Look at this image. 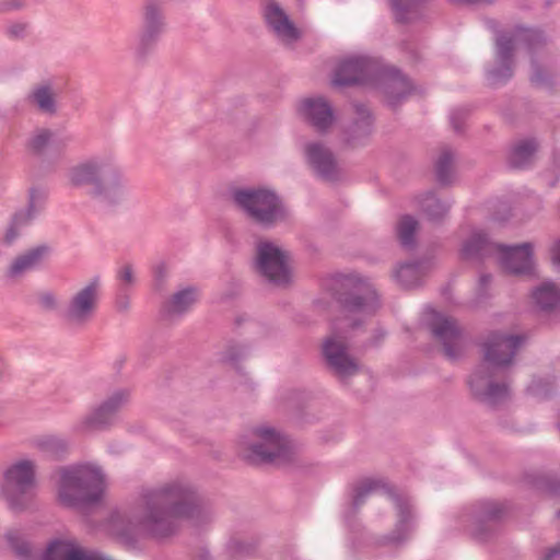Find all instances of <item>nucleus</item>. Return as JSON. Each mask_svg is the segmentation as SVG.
Returning a JSON list of instances; mask_svg holds the SVG:
<instances>
[{
  "mask_svg": "<svg viewBox=\"0 0 560 560\" xmlns=\"http://www.w3.org/2000/svg\"><path fill=\"white\" fill-rule=\"evenodd\" d=\"M376 70V63L366 57H347L336 67L331 77V84L334 86H345L354 83H363L372 79Z\"/></svg>",
  "mask_w": 560,
  "mask_h": 560,
  "instance_id": "nucleus-14",
  "label": "nucleus"
},
{
  "mask_svg": "<svg viewBox=\"0 0 560 560\" xmlns=\"http://www.w3.org/2000/svg\"><path fill=\"white\" fill-rule=\"evenodd\" d=\"M537 307L545 313L560 311V288L551 281H545L532 292Z\"/></svg>",
  "mask_w": 560,
  "mask_h": 560,
  "instance_id": "nucleus-26",
  "label": "nucleus"
},
{
  "mask_svg": "<svg viewBox=\"0 0 560 560\" xmlns=\"http://www.w3.org/2000/svg\"><path fill=\"white\" fill-rule=\"evenodd\" d=\"M420 1L421 0H393L392 7L396 18L399 21H405L407 19L406 14L413 10Z\"/></svg>",
  "mask_w": 560,
  "mask_h": 560,
  "instance_id": "nucleus-42",
  "label": "nucleus"
},
{
  "mask_svg": "<svg viewBox=\"0 0 560 560\" xmlns=\"http://www.w3.org/2000/svg\"><path fill=\"white\" fill-rule=\"evenodd\" d=\"M247 354L246 347L237 343H230L221 354V360L235 364Z\"/></svg>",
  "mask_w": 560,
  "mask_h": 560,
  "instance_id": "nucleus-41",
  "label": "nucleus"
},
{
  "mask_svg": "<svg viewBox=\"0 0 560 560\" xmlns=\"http://www.w3.org/2000/svg\"><path fill=\"white\" fill-rule=\"evenodd\" d=\"M211 504L186 480H171L144 487L124 511L110 513L107 532L125 545L133 546L140 538L165 539L179 530V521L200 526L212 521Z\"/></svg>",
  "mask_w": 560,
  "mask_h": 560,
  "instance_id": "nucleus-1",
  "label": "nucleus"
},
{
  "mask_svg": "<svg viewBox=\"0 0 560 560\" xmlns=\"http://www.w3.org/2000/svg\"><path fill=\"white\" fill-rule=\"evenodd\" d=\"M383 483L375 479H364L353 486L351 510L354 514L366 501V499L383 488Z\"/></svg>",
  "mask_w": 560,
  "mask_h": 560,
  "instance_id": "nucleus-31",
  "label": "nucleus"
},
{
  "mask_svg": "<svg viewBox=\"0 0 560 560\" xmlns=\"http://www.w3.org/2000/svg\"><path fill=\"white\" fill-rule=\"evenodd\" d=\"M35 463L22 459L10 466L4 472L2 494L13 511L25 510L35 489Z\"/></svg>",
  "mask_w": 560,
  "mask_h": 560,
  "instance_id": "nucleus-7",
  "label": "nucleus"
},
{
  "mask_svg": "<svg viewBox=\"0 0 560 560\" xmlns=\"http://www.w3.org/2000/svg\"><path fill=\"white\" fill-rule=\"evenodd\" d=\"M389 102H390V104H393V105H395V104L397 103V101H396V100H392V98H389Z\"/></svg>",
  "mask_w": 560,
  "mask_h": 560,
  "instance_id": "nucleus-58",
  "label": "nucleus"
},
{
  "mask_svg": "<svg viewBox=\"0 0 560 560\" xmlns=\"http://www.w3.org/2000/svg\"><path fill=\"white\" fill-rule=\"evenodd\" d=\"M453 205L450 199L438 196L434 191H423L412 197L409 207L418 210H445Z\"/></svg>",
  "mask_w": 560,
  "mask_h": 560,
  "instance_id": "nucleus-30",
  "label": "nucleus"
},
{
  "mask_svg": "<svg viewBox=\"0 0 560 560\" xmlns=\"http://www.w3.org/2000/svg\"><path fill=\"white\" fill-rule=\"evenodd\" d=\"M168 276V268L165 262L160 261L153 267L154 288L159 291L163 290Z\"/></svg>",
  "mask_w": 560,
  "mask_h": 560,
  "instance_id": "nucleus-45",
  "label": "nucleus"
},
{
  "mask_svg": "<svg viewBox=\"0 0 560 560\" xmlns=\"http://www.w3.org/2000/svg\"><path fill=\"white\" fill-rule=\"evenodd\" d=\"M48 191L40 187H33L28 194V210H37L46 206Z\"/></svg>",
  "mask_w": 560,
  "mask_h": 560,
  "instance_id": "nucleus-43",
  "label": "nucleus"
},
{
  "mask_svg": "<svg viewBox=\"0 0 560 560\" xmlns=\"http://www.w3.org/2000/svg\"><path fill=\"white\" fill-rule=\"evenodd\" d=\"M104 491L102 470L91 465L60 469L57 500L68 509L84 510L101 501Z\"/></svg>",
  "mask_w": 560,
  "mask_h": 560,
  "instance_id": "nucleus-4",
  "label": "nucleus"
},
{
  "mask_svg": "<svg viewBox=\"0 0 560 560\" xmlns=\"http://www.w3.org/2000/svg\"><path fill=\"white\" fill-rule=\"evenodd\" d=\"M358 119L351 127V136L349 141H357L362 138H366L372 131V119L369 110L359 106L357 108Z\"/></svg>",
  "mask_w": 560,
  "mask_h": 560,
  "instance_id": "nucleus-37",
  "label": "nucleus"
},
{
  "mask_svg": "<svg viewBox=\"0 0 560 560\" xmlns=\"http://www.w3.org/2000/svg\"><path fill=\"white\" fill-rule=\"evenodd\" d=\"M347 336L342 327H335L334 332L323 343V355L327 365L341 378L355 375L360 365L348 353Z\"/></svg>",
  "mask_w": 560,
  "mask_h": 560,
  "instance_id": "nucleus-11",
  "label": "nucleus"
},
{
  "mask_svg": "<svg viewBox=\"0 0 560 560\" xmlns=\"http://www.w3.org/2000/svg\"><path fill=\"white\" fill-rule=\"evenodd\" d=\"M240 457L252 465L270 464L288 458V442L271 427H256L242 434L237 442Z\"/></svg>",
  "mask_w": 560,
  "mask_h": 560,
  "instance_id": "nucleus-6",
  "label": "nucleus"
},
{
  "mask_svg": "<svg viewBox=\"0 0 560 560\" xmlns=\"http://www.w3.org/2000/svg\"><path fill=\"white\" fill-rule=\"evenodd\" d=\"M265 19L275 35L284 44H292L300 38L301 31L294 26L285 12L276 2L267 4Z\"/></svg>",
  "mask_w": 560,
  "mask_h": 560,
  "instance_id": "nucleus-21",
  "label": "nucleus"
},
{
  "mask_svg": "<svg viewBox=\"0 0 560 560\" xmlns=\"http://www.w3.org/2000/svg\"><path fill=\"white\" fill-rule=\"evenodd\" d=\"M299 115L319 131L327 130L334 122V112L323 97H307L298 104Z\"/></svg>",
  "mask_w": 560,
  "mask_h": 560,
  "instance_id": "nucleus-20",
  "label": "nucleus"
},
{
  "mask_svg": "<svg viewBox=\"0 0 560 560\" xmlns=\"http://www.w3.org/2000/svg\"><path fill=\"white\" fill-rule=\"evenodd\" d=\"M538 148L534 139H526L515 144L510 153V162L515 167L528 165Z\"/></svg>",
  "mask_w": 560,
  "mask_h": 560,
  "instance_id": "nucleus-33",
  "label": "nucleus"
},
{
  "mask_svg": "<svg viewBox=\"0 0 560 560\" xmlns=\"http://www.w3.org/2000/svg\"><path fill=\"white\" fill-rule=\"evenodd\" d=\"M38 304L44 311H55L58 306L56 295L50 291L40 292L37 296Z\"/></svg>",
  "mask_w": 560,
  "mask_h": 560,
  "instance_id": "nucleus-46",
  "label": "nucleus"
},
{
  "mask_svg": "<svg viewBox=\"0 0 560 560\" xmlns=\"http://www.w3.org/2000/svg\"><path fill=\"white\" fill-rule=\"evenodd\" d=\"M162 35L163 33L140 28L135 45L136 58L143 59L148 55L152 54L155 50Z\"/></svg>",
  "mask_w": 560,
  "mask_h": 560,
  "instance_id": "nucleus-34",
  "label": "nucleus"
},
{
  "mask_svg": "<svg viewBox=\"0 0 560 560\" xmlns=\"http://www.w3.org/2000/svg\"><path fill=\"white\" fill-rule=\"evenodd\" d=\"M65 179L71 187L93 185L97 196L108 207H126L131 200V190L125 167L114 153L92 155L70 167Z\"/></svg>",
  "mask_w": 560,
  "mask_h": 560,
  "instance_id": "nucleus-3",
  "label": "nucleus"
},
{
  "mask_svg": "<svg viewBox=\"0 0 560 560\" xmlns=\"http://www.w3.org/2000/svg\"><path fill=\"white\" fill-rule=\"evenodd\" d=\"M8 541L10 546L13 548L16 555L20 557L26 558L31 553L30 545L20 539L19 536L15 533H8L7 534Z\"/></svg>",
  "mask_w": 560,
  "mask_h": 560,
  "instance_id": "nucleus-44",
  "label": "nucleus"
},
{
  "mask_svg": "<svg viewBox=\"0 0 560 560\" xmlns=\"http://www.w3.org/2000/svg\"><path fill=\"white\" fill-rule=\"evenodd\" d=\"M57 135L50 129L38 128L32 132L27 140V148L35 152L42 153L50 145L56 143Z\"/></svg>",
  "mask_w": 560,
  "mask_h": 560,
  "instance_id": "nucleus-36",
  "label": "nucleus"
},
{
  "mask_svg": "<svg viewBox=\"0 0 560 560\" xmlns=\"http://www.w3.org/2000/svg\"><path fill=\"white\" fill-rule=\"evenodd\" d=\"M116 308L120 313H125L130 307V300L128 296V292H120L118 289V294L115 302Z\"/></svg>",
  "mask_w": 560,
  "mask_h": 560,
  "instance_id": "nucleus-49",
  "label": "nucleus"
},
{
  "mask_svg": "<svg viewBox=\"0 0 560 560\" xmlns=\"http://www.w3.org/2000/svg\"><path fill=\"white\" fill-rule=\"evenodd\" d=\"M255 269L275 287L287 288L292 282L288 254L271 242H260L256 247Z\"/></svg>",
  "mask_w": 560,
  "mask_h": 560,
  "instance_id": "nucleus-8",
  "label": "nucleus"
},
{
  "mask_svg": "<svg viewBox=\"0 0 560 560\" xmlns=\"http://www.w3.org/2000/svg\"><path fill=\"white\" fill-rule=\"evenodd\" d=\"M550 491H552V492H560V486L559 487H551Z\"/></svg>",
  "mask_w": 560,
  "mask_h": 560,
  "instance_id": "nucleus-57",
  "label": "nucleus"
},
{
  "mask_svg": "<svg viewBox=\"0 0 560 560\" xmlns=\"http://www.w3.org/2000/svg\"><path fill=\"white\" fill-rule=\"evenodd\" d=\"M308 165L323 178L334 180L340 175V167L332 152L320 142H308L304 148Z\"/></svg>",
  "mask_w": 560,
  "mask_h": 560,
  "instance_id": "nucleus-19",
  "label": "nucleus"
},
{
  "mask_svg": "<svg viewBox=\"0 0 560 560\" xmlns=\"http://www.w3.org/2000/svg\"><path fill=\"white\" fill-rule=\"evenodd\" d=\"M431 318L428 323L432 335L442 343L444 355L451 360H458L464 350L463 331L457 322L434 310H430Z\"/></svg>",
  "mask_w": 560,
  "mask_h": 560,
  "instance_id": "nucleus-12",
  "label": "nucleus"
},
{
  "mask_svg": "<svg viewBox=\"0 0 560 560\" xmlns=\"http://www.w3.org/2000/svg\"><path fill=\"white\" fill-rule=\"evenodd\" d=\"M544 560H560V545L550 549Z\"/></svg>",
  "mask_w": 560,
  "mask_h": 560,
  "instance_id": "nucleus-54",
  "label": "nucleus"
},
{
  "mask_svg": "<svg viewBox=\"0 0 560 560\" xmlns=\"http://www.w3.org/2000/svg\"><path fill=\"white\" fill-rule=\"evenodd\" d=\"M43 560H113L103 553L96 551H86L74 546V544L63 540L50 542L43 557Z\"/></svg>",
  "mask_w": 560,
  "mask_h": 560,
  "instance_id": "nucleus-22",
  "label": "nucleus"
},
{
  "mask_svg": "<svg viewBox=\"0 0 560 560\" xmlns=\"http://www.w3.org/2000/svg\"><path fill=\"white\" fill-rule=\"evenodd\" d=\"M419 223L410 214H405L398 221L396 231L400 245L406 249H413L416 246V233Z\"/></svg>",
  "mask_w": 560,
  "mask_h": 560,
  "instance_id": "nucleus-32",
  "label": "nucleus"
},
{
  "mask_svg": "<svg viewBox=\"0 0 560 560\" xmlns=\"http://www.w3.org/2000/svg\"><path fill=\"white\" fill-rule=\"evenodd\" d=\"M198 300V290L195 287H187L174 293L165 301L161 308L164 318L175 319L187 313Z\"/></svg>",
  "mask_w": 560,
  "mask_h": 560,
  "instance_id": "nucleus-24",
  "label": "nucleus"
},
{
  "mask_svg": "<svg viewBox=\"0 0 560 560\" xmlns=\"http://www.w3.org/2000/svg\"><path fill=\"white\" fill-rule=\"evenodd\" d=\"M247 220L261 229H269L285 220V212H246Z\"/></svg>",
  "mask_w": 560,
  "mask_h": 560,
  "instance_id": "nucleus-38",
  "label": "nucleus"
},
{
  "mask_svg": "<svg viewBox=\"0 0 560 560\" xmlns=\"http://www.w3.org/2000/svg\"><path fill=\"white\" fill-rule=\"evenodd\" d=\"M480 285L486 287L491 282V276L490 275H481L479 279Z\"/></svg>",
  "mask_w": 560,
  "mask_h": 560,
  "instance_id": "nucleus-56",
  "label": "nucleus"
},
{
  "mask_svg": "<svg viewBox=\"0 0 560 560\" xmlns=\"http://www.w3.org/2000/svg\"><path fill=\"white\" fill-rule=\"evenodd\" d=\"M497 249L501 253L503 268L512 275L532 273L535 261L533 258L534 246L532 243L518 245L498 244Z\"/></svg>",
  "mask_w": 560,
  "mask_h": 560,
  "instance_id": "nucleus-17",
  "label": "nucleus"
},
{
  "mask_svg": "<svg viewBox=\"0 0 560 560\" xmlns=\"http://www.w3.org/2000/svg\"><path fill=\"white\" fill-rule=\"evenodd\" d=\"M396 510V523L393 530L383 537L384 545H399L406 541L415 528V514L409 499L393 490L387 491Z\"/></svg>",
  "mask_w": 560,
  "mask_h": 560,
  "instance_id": "nucleus-15",
  "label": "nucleus"
},
{
  "mask_svg": "<svg viewBox=\"0 0 560 560\" xmlns=\"http://www.w3.org/2000/svg\"><path fill=\"white\" fill-rule=\"evenodd\" d=\"M229 550L232 556L236 557L238 555H249L254 550V547L241 540H232L229 544Z\"/></svg>",
  "mask_w": 560,
  "mask_h": 560,
  "instance_id": "nucleus-47",
  "label": "nucleus"
},
{
  "mask_svg": "<svg viewBox=\"0 0 560 560\" xmlns=\"http://www.w3.org/2000/svg\"><path fill=\"white\" fill-rule=\"evenodd\" d=\"M530 80L533 83H536V84H542L545 81L544 77L540 73V69L534 61L532 62Z\"/></svg>",
  "mask_w": 560,
  "mask_h": 560,
  "instance_id": "nucleus-51",
  "label": "nucleus"
},
{
  "mask_svg": "<svg viewBox=\"0 0 560 560\" xmlns=\"http://www.w3.org/2000/svg\"><path fill=\"white\" fill-rule=\"evenodd\" d=\"M100 278L95 277L70 296L62 315L68 325L83 328L93 319L100 301Z\"/></svg>",
  "mask_w": 560,
  "mask_h": 560,
  "instance_id": "nucleus-10",
  "label": "nucleus"
},
{
  "mask_svg": "<svg viewBox=\"0 0 560 560\" xmlns=\"http://www.w3.org/2000/svg\"><path fill=\"white\" fill-rule=\"evenodd\" d=\"M385 331L382 330V329H377L375 331V335L373 337V341H372V345H377L378 342H381L384 338H385Z\"/></svg>",
  "mask_w": 560,
  "mask_h": 560,
  "instance_id": "nucleus-55",
  "label": "nucleus"
},
{
  "mask_svg": "<svg viewBox=\"0 0 560 560\" xmlns=\"http://www.w3.org/2000/svg\"><path fill=\"white\" fill-rule=\"evenodd\" d=\"M35 447L46 457L60 460L70 452V441L59 435H45L34 441Z\"/></svg>",
  "mask_w": 560,
  "mask_h": 560,
  "instance_id": "nucleus-27",
  "label": "nucleus"
},
{
  "mask_svg": "<svg viewBox=\"0 0 560 560\" xmlns=\"http://www.w3.org/2000/svg\"><path fill=\"white\" fill-rule=\"evenodd\" d=\"M525 338L520 335L491 332L482 345L483 360L469 375L467 384L472 397L491 408L505 404L511 396L509 384L501 374L513 364Z\"/></svg>",
  "mask_w": 560,
  "mask_h": 560,
  "instance_id": "nucleus-2",
  "label": "nucleus"
},
{
  "mask_svg": "<svg viewBox=\"0 0 560 560\" xmlns=\"http://www.w3.org/2000/svg\"><path fill=\"white\" fill-rule=\"evenodd\" d=\"M117 280L119 281L118 289L120 292H129V290L136 284V273L131 264H124L117 270Z\"/></svg>",
  "mask_w": 560,
  "mask_h": 560,
  "instance_id": "nucleus-39",
  "label": "nucleus"
},
{
  "mask_svg": "<svg viewBox=\"0 0 560 560\" xmlns=\"http://www.w3.org/2000/svg\"><path fill=\"white\" fill-rule=\"evenodd\" d=\"M505 506L493 501L479 502L475 512L472 535L479 541H487L498 533V522L505 514Z\"/></svg>",
  "mask_w": 560,
  "mask_h": 560,
  "instance_id": "nucleus-18",
  "label": "nucleus"
},
{
  "mask_svg": "<svg viewBox=\"0 0 560 560\" xmlns=\"http://www.w3.org/2000/svg\"><path fill=\"white\" fill-rule=\"evenodd\" d=\"M57 89L48 82L35 85L28 94V102L39 112L48 115L57 113Z\"/></svg>",
  "mask_w": 560,
  "mask_h": 560,
  "instance_id": "nucleus-25",
  "label": "nucleus"
},
{
  "mask_svg": "<svg viewBox=\"0 0 560 560\" xmlns=\"http://www.w3.org/2000/svg\"><path fill=\"white\" fill-rule=\"evenodd\" d=\"M532 32L518 30L514 35L501 34L497 38V67L489 71L492 83H501L512 75V51L514 44L529 38Z\"/></svg>",
  "mask_w": 560,
  "mask_h": 560,
  "instance_id": "nucleus-16",
  "label": "nucleus"
},
{
  "mask_svg": "<svg viewBox=\"0 0 560 560\" xmlns=\"http://www.w3.org/2000/svg\"><path fill=\"white\" fill-rule=\"evenodd\" d=\"M27 25L23 22H13L7 26V34L12 38H20L26 34Z\"/></svg>",
  "mask_w": 560,
  "mask_h": 560,
  "instance_id": "nucleus-48",
  "label": "nucleus"
},
{
  "mask_svg": "<svg viewBox=\"0 0 560 560\" xmlns=\"http://www.w3.org/2000/svg\"><path fill=\"white\" fill-rule=\"evenodd\" d=\"M423 276L420 261H409L399 266L396 271L398 282L405 288H413L420 283Z\"/></svg>",
  "mask_w": 560,
  "mask_h": 560,
  "instance_id": "nucleus-35",
  "label": "nucleus"
},
{
  "mask_svg": "<svg viewBox=\"0 0 560 560\" xmlns=\"http://www.w3.org/2000/svg\"><path fill=\"white\" fill-rule=\"evenodd\" d=\"M498 244L490 242L488 235L482 231H476L464 243L462 256L464 259H480L491 254Z\"/></svg>",
  "mask_w": 560,
  "mask_h": 560,
  "instance_id": "nucleus-28",
  "label": "nucleus"
},
{
  "mask_svg": "<svg viewBox=\"0 0 560 560\" xmlns=\"http://www.w3.org/2000/svg\"><path fill=\"white\" fill-rule=\"evenodd\" d=\"M551 261L556 266H560V240L553 243L551 249Z\"/></svg>",
  "mask_w": 560,
  "mask_h": 560,
  "instance_id": "nucleus-52",
  "label": "nucleus"
},
{
  "mask_svg": "<svg viewBox=\"0 0 560 560\" xmlns=\"http://www.w3.org/2000/svg\"><path fill=\"white\" fill-rule=\"evenodd\" d=\"M141 28L164 33L165 20L161 5L154 0H148L142 8Z\"/></svg>",
  "mask_w": 560,
  "mask_h": 560,
  "instance_id": "nucleus-29",
  "label": "nucleus"
},
{
  "mask_svg": "<svg viewBox=\"0 0 560 560\" xmlns=\"http://www.w3.org/2000/svg\"><path fill=\"white\" fill-rule=\"evenodd\" d=\"M453 154L450 151L443 152L435 165L436 175L440 182L447 183L451 179Z\"/></svg>",
  "mask_w": 560,
  "mask_h": 560,
  "instance_id": "nucleus-40",
  "label": "nucleus"
},
{
  "mask_svg": "<svg viewBox=\"0 0 560 560\" xmlns=\"http://www.w3.org/2000/svg\"><path fill=\"white\" fill-rule=\"evenodd\" d=\"M130 395L131 392L129 388L115 389L75 423L74 431L89 433L110 428L116 422L117 415L120 410L128 405Z\"/></svg>",
  "mask_w": 560,
  "mask_h": 560,
  "instance_id": "nucleus-9",
  "label": "nucleus"
},
{
  "mask_svg": "<svg viewBox=\"0 0 560 560\" xmlns=\"http://www.w3.org/2000/svg\"><path fill=\"white\" fill-rule=\"evenodd\" d=\"M50 254V247L46 244L35 246L13 259L7 270L9 278H20L24 273L38 268Z\"/></svg>",
  "mask_w": 560,
  "mask_h": 560,
  "instance_id": "nucleus-23",
  "label": "nucleus"
},
{
  "mask_svg": "<svg viewBox=\"0 0 560 560\" xmlns=\"http://www.w3.org/2000/svg\"><path fill=\"white\" fill-rule=\"evenodd\" d=\"M334 298L346 313L345 326L355 330L364 324V317L380 307L374 287L358 275L339 276L335 281Z\"/></svg>",
  "mask_w": 560,
  "mask_h": 560,
  "instance_id": "nucleus-5",
  "label": "nucleus"
},
{
  "mask_svg": "<svg viewBox=\"0 0 560 560\" xmlns=\"http://www.w3.org/2000/svg\"><path fill=\"white\" fill-rule=\"evenodd\" d=\"M544 386L545 382L542 380L534 381L529 386V390L536 396L547 398L550 396L551 390L545 389Z\"/></svg>",
  "mask_w": 560,
  "mask_h": 560,
  "instance_id": "nucleus-50",
  "label": "nucleus"
},
{
  "mask_svg": "<svg viewBox=\"0 0 560 560\" xmlns=\"http://www.w3.org/2000/svg\"><path fill=\"white\" fill-rule=\"evenodd\" d=\"M235 205L244 210H281L282 197L270 186L235 188L231 192Z\"/></svg>",
  "mask_w": 560,
  "mask_h": 560,
  "instance_id": "nucleus-13",
  "label": "nucleus"
},
{
  "mask_svg": "<svg viewBox=\"0 0 560 560\" xmlns=\"http://www.w3.org/2000/svg\"><path fill=\"white\" fill-rule=\"evenodd\" d=\"M446 212H428V220L432 223H441L445 218Z\"/></svg>",
  "mask_w": 560,
  "mask_h": 560,
  "instance_id": "nucleus-53",
  "label": "nucleus"
}]
</instances>
